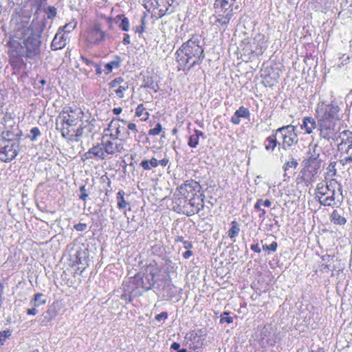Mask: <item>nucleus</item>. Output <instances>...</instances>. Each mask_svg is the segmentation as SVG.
<instances>
[{
	"label": "nucleus",
	"instance_id": "a878e982",
	"mask_svg": "<svg viewBox=\"0 0 352 352\" xmlns=\"http://www.w3.org/2000/svg\"><path fill=\"white\" fill-rule=\"evenodd\" d=\"M140 166L142 167L144 170H149L152 168H155L158 166V160L155 157H152L149 160H144L140 163Z\"/></svg>",
	"mask_w": 352,
	"mask_h": 352
},
{
	"label": "nucleus",
	"instance_id": "2f4dec72",
	"mask_svg": "<svg viewBox=\"0 0 352 352\" xmlns=\"http://www.w3.org/2000/svg\"><path fill=\"white\" fill-rule=\"evenodd\" d=\"M122 22L120 24L119 27L123 30V31H128L129 30V21L126 17H124L123 15L119 14L116 16V19H122Z\"/></svg>",
	"mask_w": 352,
	"mask_h": 352
},
{
	"label": "nucleus",
	"instance_id": "7ed1b4c3",
	"mask_svg": "<svg viewBox=\"0 0 352 352\" xmlns=\"http://www.w3.org/2000/svg\"><path fill=\"white\" fill-rule=\"evenodd\" d=\"M19 143L16 140L0 138V160L8 162L14 160L19 151Z\"/></svg>",
	"mask_w": 352,
	"mask_h": 352
},
{
	"label": "nucleus",
	"instance_id": "393cba45",
	"mask_svg": "<svg viewBox=\"0 0 352 352\" xmlns=\"http://www.w3.org/2000/svg\"><path fill=\"white\" fill-rule=\"evenodd\" d=\"M276 133L268 138L265 141V146L267 151H274L276 146L278 142Z\"/></svg>",
	"mask_w": 352,
	"mask_h": 352
},
{
	"label": "nucleus",
	"instance_id": "49530a36",
	"mask_svg": "<svg viewBox=\"0 0 352 352\" xmlns=\"http://www.w3.org/2000/svg\"><path fill=\"white\" fill-rule=\"evenodd\" d=\"M144 107L142 104H139L135 109V115L138 117H140L143 115Z\"/></svg>",
	"mask_w": 352,
	"mask_h": 352
},
{
	"label": "nucleus",
	"instance_id": "39448f33",
	"mask_svg": "<svg viewBox=\"0 0 352 352\" xmlns=\"http://www.w3.org/2000/svg\"><path fill=\"white\" fill-rule=\"evenodd\" d=\"M1 123L3 126V129L0 138L8 140H16V138L19 135L17 133L18 128L14 126L15 122L11 116L6 115Z\"/></svg>",
	"mask_w": 352,
	"mask_h": 352
},
{
	"label": "nucleus",
	"instance_id": "72a5a7b5",
	"mask_svg": "<svg viewBox=\"0 0 352 352\" xmlns=\"http://www.w3.org/2000/svg\"><path fill=\"white\" fill-rule=\"evenodd\" d=\"M336 162H330V164H329V166L327 167V173L329 176H330V177L336 176V175L337 173V170L336 168Z\"/></svg>",
	"mask_w": 352,
	"mask_h": 352
},
{
	"label": "nucleus",
	"instance_id": "0eeeda50",
	"mask_svg": "<svg viewBox=\"0 0 352 352\" xmlns=\"http://www.w3.org/2000/svg\"><path fill=\"white\" fill-rule=\"evenodd\" d=\"M119 122V120L113 119L106 129L108 131H111L109 135L112 140H122L124 138H126L129 135V132L126 131L125 127L122 126Z\"/></svg>",
	"mask_w": 352,
	"mask_h": 352
},
{
	"label": "nucleus",
	"instance_id": "1a4fd4ad",
	"mask_svg": "<svg viewBox=\"0 0 352 352\" xmlns=\"http://www.w3.org/2000/svg\"><path fill=\"white\" fill-rule=\"evenodd\" d=\"M111 88L113 89L114 93L119 98H123L124 97V91L129 89L128 82L121 77H118L111 80L109 83Z\"/></svg>",
	"mask_w": 352,
	"mask_h": 352
},
{
	"label": "nucleus",
	"instance_id": "412c9836",
	"mask_svg": "<svg viewBox=\"0 0 352 352\" xmlns=\"http://www.w3.org/2000/svg\"><path fill=\"white\" fill-rule=\"evenodd\" d=\"M316 122L313 118L305 117L301 124V129H304L306 133L310 134L316 128Z\"/></svg>",
	"mask_w": 352,
	"mask_h": 352
},
{
	"label": "nucleus",
	"instance_id": "a18cd8bd",
	"mask_svg": "<svg viewBox=\"0 0 352 352\" xmlns=\"http://www.w3.org/2000/svg\"><path fill=\"white\" fill-rule=\"evenodd\" d=\"M87 224L82 223H78L74 226V228L77 231H80V232L85 231L87 229Z\"/></svg>",
	"mask_w": 352,
	"mask_h": 352
},
{
	"label": "nucleus",
	"instance_id": "79ce46f5",
	"mask_svg": "<svg viewBox=\"0 0 352 352\" xmlns=\"http://www.w3.org/2000/svg\"><path fill=\"white\" fill-rule=\"evenodd\" d=\"M45 1V0H32V6L38 11L41 8Z\"/></svg>",
	"mask_w": 352,
	"mask_h": 352
},
{
	"label": "nucleus",
	"instance_id": "a19ab883",
	"mask_svg": "<svg viewBox=\"0 0 352 352\" xmlns=\"http://www.w3.org/2000/svg\"><path fill=\"white\" fill-rule=\"evenodd\" d=\"M277 247H278L277 243L276 241H273L269 245H263V250H265V251L271 250V251L275 252L277 249Z\"/></svg>",
	"mask_w": 352,
	"mask_h": 352
},
{
	"label": "nucleus",
	"instance_id": "473e14b6",
	"mask_svg": "<svg viewBox=\"0 0 352 352\" xmlns=\"http://www.w3.org/2000/svg\"><path fill=\"white\" fill-rule=\"evenodd\" d=\"M45 12L47 14V16L50 19H52L56 16V8L54 6H48L45 10Z\"/></svg>",
	"mask_w": 352,
	"mask_h": 352
},
{
	"label": "nucleus",
	"instance_id": "b1692460",
	"mask_svg": "<svg viewBox=\"0 0 352 352\" xmlns=\"http://www.w3.org/2000/svg\"><path fill=\"white\" fill-rule=\"evenodd\" d=\"M121 59L119 56H116L115 58L107 63L104 65V72L107 74L111 73L113 69H117L120 65Z\"/></svg>",
	"mask_w": 352,
	"mask_h": 352
},
{
	"label": "nucleus",
	"instance_id": "4be33fe9",
	"mask_svg": "<svg viewBox=\"0 0 352 352\" xmlns=\"http://www.w3.org/2000/svg\"><path fill=\"white\" fill-rule=\"evenodd\" d=\"M201 199L200 201L197 202L195 197H193L189 200V204L195 208L194 210H192V214L198 213L202 209H204V198L205 196L203 194L200 195Z\"/></svg>",
	"mask_w": 352,
	"mask_h": 352
},
{
	"label": "nucleus",
	"instance_id": "2eb2a0df",
	"mask_svg": "<svg viewBox=\"0 0 352 352\" xmlns=\"http://www.w3.org/2000/svg\"><path fill=\"white\" fill-rule=\"evenodd\" d=\"M94 157H98L100 160H104L105 158L106 155L101 145H97L91 148L83 155L82 160L85 161L89 159H92Z\"/></svg>",
	"mask_w": 352,
	"mask_h": 352
},
{
	"label": "nucleus",
	"instance_id": "f03ea898",
	"mask_svg": "<svg viewBox=\"0 0 352 352\" xmlns=\"http://www.w3.org/2000/svg\"><path fill=\"white\" fill-rule=\"evenodd\" d=\"M340 184L336 179L318 183L316 186V197L323 206H332L336 205V192L340 190Z\"/></svg>",
	"mask_w": 352,
	"mask_h": 352
},
{
	"label": "nucleus",
	"instance_id": "ddd939ff",
	"mask_svg": "<svg viewBox=\"0 0 352 352\" xmlns=\"http://www.w3.org/2000/svg\"><path fill=\"white\" fill-rule=\"evenodd\" d=\"M105 137H102L101 146L104 149V153L108 155H114L116 153H121L123 149L122 144H116L111 140H105Z\"/></svg>",
	"mask_w": 352,
	"mask_h": 352
},
{
	"label": "nucleus",
	"instance_id": "c85d7f7f",
	"mask_svg": "<svg viewBox=\"0 0 352 352\" xmlns=\"http://www.w3.org/2000/svg\"><path fill=\"white\" fill-rule=\"evenodd\" d=\"M332 221L337 225H344L346 222V219L340 215L337 210H334L331 214Z\"/></svg>",
	"mask_w": 352,
	"mask_h": 352
},
{
	"label": "nucleus",
	"instance_id": "774afa93",
	"mask_svg": "<svg viewBox=\"0 0 352 352\" xmlns=\"http://www.w3.org/2000/svg\"><path fill=\"white\" fill-rule=\"evenodd\" d=\"M122 109L121 107H117V108H114L113 109V113L115 115H118L122 112Z\"/></svg>",
	"mask_w": 352,
	"mask_h": 352
},
{
	"label": "nucleus",
	"instance_id": "4d7b16f0",
	"mask_svg": "<svg viewBox=\"0 0 352 352\" xmlns=\"http://www.w3.org/2000/svg\"><path fill=\"white\" fill-rule=\"evenodd\" d=\"M192 255V252L190 250H187L184 254L183 256L184 258H189Z\"/></svg>",
	"mask_w": 352,
	"mask_h": 352
},
{
	"label": "nucleus",
	"instance_id": "f8f14e48",
	"mask_svg": "<svg viewBox=\"0 0 352 352\" xmlns=\"http://www.w3.org/2000/svg\"><path fill=\"white\" fill-rule=\"evenodd\" d=\"M318 124L320 127V136L322 138L329 140L331 135L334 131V124L332 121L318 119Z\"/></svg>",
	"mask_w": 352,
	"mask_h": 352
},
{
	"label": "nucleus",
	"instance_id": "c9c22d12",
	"mask_svg": "<svg viewBox=\"0 0 352 352\" xmlns=\"http://www.w3.org/2000/svg\"><path fill=\"white\" fill-rule=\"evenodd\" d=\"M199 140L197 135L194 133L190 136L188 144L192 148H196L199 144Z\"/></svg>",
	"mask_w": 352,
	"mask_h": 352
},
{
	"label": "nucleus",
	"instance_id": "37998d69",
	"mask_svg": "<svg viewBox=\"0 0 352 352\" xmlns=\"http://www.w3.org/2000/svg\"><path fill=\"white\" fill-rule=\"evenodd\" d=\"M339 162L342 166H346L347 164H352V156H348V157H345L343 159H340L339 160Z\"/></svg>",
	"mask_w": 352,
	"mask_h": 352
},
{
	"label": "nucleus",
	"instance_id": "7c9ffc66",
	"mask_svg": "<svg viewBox=\"0 0 352 352\" xmlns=\"http://www.w3.org/2000/svg\"><path fill=\"white\" fill-rule=\"evenodd\" d=\"M148 279V283H145L144 281H142L143 288L146 290H148L152 288V287L155 284L156 280L154 278V275L153 273H150L148 276L146 277Z\"/></svg>",
	"mask_w": 352,
	"mask_h": 352
},
{
	"label": "nucleus",
	"instance_id": "0e129e2a",
	"mask_svg": "<svg viewBox=\"0 0 352 352\" xmlns=\"http://www.w3.org/2000/svg\"><path fill=\"white\" fill-rule=\"evenodd\" d=\"M180 347V344L177 342H173L170 346V349L173 350H179Z\"/></svg>",
	"mask_w": 352,
	"mask_h": 352
},
{
	"label": "nucleus",
	"instance_id": "ea45409f",
	"mask_svg": "<svg viewBox=\"0 0 352 352\" xmlns=\"http://www.w3.org/2000/svg\"><path fill=\"white\" fill-rule=\"evenodd\" d=\"M162 127L161 124L157 123L153 129L149 130L148 135H157L160 133V131H162Z\"/></svg>",
	"mask_w": 352,
	"mask_h": 352
},
{
	"label": "nucleus",
	"instance_id": "58836bf2",
	"mask_svg": "<svg viewBox=\"0 0 352 352\" xmlns=\"http://www.w3.org/2000/svg\"><path fill=\"white\" fill-rule=\"evenodd\" d=\"M30 134H31V136H30V138L31 140L35 141V140H36L37 137L41 135V132L38 127H33L30 130Z\"/></svg>",
	"mask_w": 352,
	"mask_h": 352
},
{
	"label": "nucleus",
	"instance_id": "6e6552de",
	"mask_svg": "<svg viewBox=\"0 0 352 352\" xmlns=\"http://www.w3.org/2000/svg\"><path fill=\"white\" fill-rule=\"evenodd\" d=\"M111 36L102 31L99 25H95L89 31L87 36V41L94 45H99L106 38H110Z\"/></svg>",
	"mask_w": 352,
	"mask_h": 352
},
{
	"label": "nucleus",
	"instance_id": "338daca9",
	"mask_svg": "<svg viewBox=\"0 0 352 352\" xmlns=\"http://www.w3.org/2000/svg\"><path fill=\"white\" fill-rule=\"evenodd\" d=\"M82 133H83V128L79 127L78 129H77V130L76 131V136H77V137L81 136L82 135Z\"/></svg>",
	"mask_w": 352,
	"mask_h": 352
},
{
	"label": "nucleus",
	"instance_id": "9d476101",
	"mask_svg": "<svg viewBox=\"0 0 352 352\" xmlns=\"http://www.w3.org/2000/svg\"><path fill=\"white\" fill-rule=\"evenodd\" d=\"M24 45L29 56H34L39 53L41 41L38 36L33 34L24 41Z\"/></svg>",
	"mask_w": 352,
	"mask_h": 352
},
{
	"label": "nucleus",
	"instance_id": "4468645a",
	"mask_svg": "<svg viewBox=\"0 0 352 352\" xmlns=\"http://www.w3.org/2000/svg\"><path fill=\"white\" fill-rule=\"evenodd\" d=\"M339 138L341 140L339 144L338 148L343 149L346 146L345 152L349 153V150L352 148V131L344 130L340 133Z\"/></svg>",
	"mask_w": 352,
	"mask_h": 352
},
{
	"label": "nucleus",
	"instance_id": "052dcab7",
	"mask_svg": "<svg viewBox=\"0 0 352 352\" xmlns=\"http://www.w3.org/2000/svg\"><path fill=\"white\" fill-rule=\"evenodd\" d=\"M127 127H128V129H129L131 131H133L135 133L137 132L135 124H134V123H129V124H128Z\"/></svg>",
	"mask_w": 352,
	"mask_h": 352
},
{
	"label": "nucleus",
	"instance_id": "20e7f679",
	"mask_svg": "<svg viewBox=\"0 0 352 352\" xmlns=\"http://www.w3.org/2000/svg\"><path fill=\"white\" fill-rule=\"evenodd\" d=\"M296 126L293 125L283 126L276 130V135L280 134L283 139L282 147L287 150L298 141L296 133Z\"/></svg>",
	"mask_w": 352,
	"mask_h": 352
},
{
	"label": "nucleus",
	"instance_id": "f704fd0d",
	"mask_svg": "<svg viewBox=\"0 0 352 352\" xmlns=\"http://www.w3.org/2000/svg\"><path fill=\"white\" fill-rule=\"evenodd\" d=\"M298 162L296 160L292 159L291 161L286 162L283 165V168L286 172V171L289 170V168H296L298 166Z\"/></svg>",
	"mask_w": 352,
	"mask_h": 352
},
{
	"label": "nucleus",
	"instance_id": "8fccbe9b",
	"mask_svg": "<svg viewBox=\"0 0 352 352\" xmlns=\"http://www.w3.org/2000/svg\"><path fill=\"white\" fill-rule=\"evenodd\" d=\"M262 202H263V199H258L257 201L256 202V204H254V208L258 211L262 210H263V208H261Z\"/></svg>",
	"mask_w": 352,
	"mask_h": 352
},
{
	"label": "nucleus",
	"instance_id": "69168bd1",
	"mask_svg": "<svg viewBox=\"0 0 352 352\" xmlns=\"http://www.w3.org/2000/svg\"><path fill=\"white\" fill-rule=\"evenodd\" d=\"M272 204V202L269 199H265V201L263 200V202L261 204V206H264L265 207H270Z\"/></svg>",
	"mask_w": 352,
	"mask_h": 352
},
{
	"label": "nucleus",
	"instance_id": "cd10ccee",
	"mask_svg": "<svg viewBox=\"0 0 352 352\" xmlns=\"http://www.w3.org/2000/svg\"><path fill=\"white\" fill-rule=\"evenodd\" d=\"M46 302V299L44 298V295L41 293H38L34 295V297L30 301V305L33 307H39L44 305Z\"/></svg>",
	"mask_w": 352,
	"mask_h": 352
},
{
	"label": "nucleus",
	"instance_id": "c03bdc74",
	"mask_svg": "<svg viewBox=\"0 0 352 352\" xmlns=\"http://www.w3.org/2000/svg\"><path fill=\"white\" fill-rule=\"evenodd\" d=\"M80 191L81 192V195L80 196V199L86 201L87 198L88 197V194L86 192V189L85 186H82L80 188Z\"/></svg>",
	"mask_w": 352,
	"mask_h": 352
},
{
	"label": "nucleus",
	"instance_id": "5fc2aeb1",
	"mask_svg": "<svg viewBox=\"0 0 352 352\" xmlns=\"http://www.w3.org/2000/svg\"><path fill=\"white\" fill-rule=\"evenodd\" d=\"M169 160L168 158H164L161 160H158V165L162 166H166L168 164Z\"/></svg>",
	"mask_w": 352,
	"mask_h": 352
},
{
	"label": "nucleus",
	"instance_id": "bf43d9fd",
	"mask_svg": "<svg viewBox=\"0 0 352 352\" xmlns=\"http://www.w3.org/2000/svg\"><path fill=\"white\" fill-rule=\"evenodd\" d=\"M130 41H131L130 36L128 34H125L124 38H123V41H122L124 45H127V44L130 43Z\"/></svg>",
	"mask_w": 352,
	"mask_h": 352
},
{
	"label": "nucleus",
	"instance_id": "aec40b11",
	"mask_svg": "<svg viewBox=\"0 0 352 352\" xmlns=\"http://www.w3.org/2000/svg\"><path fill=\"white\" fill-rule=\"evenodd\" d=\"M250 115V111L247 108L241 107L231 118V122L234 124H239L241 122L240 118H249Z\"/></svg>",
	"mask_w": 352,
	"mask_h": 352
},
{
	"label": "nucleus",
	"instance_id": "680f3d73",
	"mask_svg": "<svg viewBox=\"0 0 352 352\" xmlns=\"http://www.w3.org/2000/svg\"><path fill=\"white\" fill-rule=\"evenodd\" d=\"M195 135H197V138L199 139V138H205V135L204 134V133L201 131H199V130H195Z\"/></svg>",
	"mask_w": 352,
	"mask_h": 352
},
{
	"label": "nucleus",
	"instance_id": "e2e57ef3",
	"mask_svg": "<svg viewBox=\"0 0 352 352\" xmlns=\"http://www.w3.org/2000/svg\"><path fill=\"white\" fill-rule=\"evenodd\" d=\"M94 67L96 69L97 75H100L102 74V69L98 64L95 63Z\"/></svg>",
	"mask_w": 352,
	"mask_h": 352
},
{
	"label": "nucleus",
	"instance_id": "c756f323",
	"mask_svg": "<svg viewBox=\"0 0 352 352\" xmlns=\"http://www.w3.org/2000/svg\"><path fill=\"white\" fill-rule=\"evenodd\" d=\"M239 231L240 228L237 224V222L236 221H233L232 222V227L228 231V236L230 239H233L239 234Z\"/></svg>",
	"mask_w": 352,
	"mask_h": 352
},
{
	"label": "nucleus",
	"instance_id": "bb28decb",
	"mask_svg": "<svg viewBox=\"0 0 352 352\" xmlns=\"http://www.w3.org/2000/svg\"><path fill=\"white\" fill-rule=\"evenodd\" d=\"M125 192L124 190H119L116 195L117 205L119 209H124L129 206V203L124 199Z\"/></svg>",
	"mask_w": 352,
	"mask_h": 352
},
{
	"label": "nucleus",
	"instance_id": "603ef678",
	"mask_svg": "<svg viewBox=\"0 0 352 352\" xmlns=\"http://www.w3.org/2000/svg\"><path fill=\"white\" fill-rule=\"evenodd\" d=\"M312 164H311V167L312 168L311 170H310V173L311 174V175L314 177L318 172V169L319 168V166L320 165L319 164H317V165H315L314 167H312ZM309 168V167H307ZM310 168V166H309Z\"/></svg>",
	"mask_w": 352,
	"mask_h": 352
},
{
	"label": "nucleus",
	"instance_id": "e433bc0d",
	"mask_svg": "<svg viewBox=\"0 0 352 352\" xmlns=\"http://www.w3.org/2000/svg\"><path fill=\"white\" fill-rule=\"evenodd\" d=\"M76 24H77V22L74 21L67 23L66 25H65L64 26H63L60 28L65 32H70L76 28Z\"/></svg>",
	"mask_w": 352,
	"mask_h": 352
},
{
	"label": "nucleus",
	"instance_id": "f257e3e1",
	"mask_svg": "<svg viewBox=\"0 0 352 352\" xmlns=\"http://www.w3.org/2000/svg\"><path fill=\"white\" fill-rule=\"evenodd\" d=\"M175 56L178 70L183 72L200 65L205 57L204 50L199 45V39L194 37L184 43L175 52Z\"/></svg>",
	"mask_w": 352,
	"mask_h": 352
},
{
	"label": "nucleus",
	"instance_id": "13d9d810",
	"mask_svg": "<svg viewBox=\"0 0 352 352\" xmlns=\"http://www.w3.org/2000/svg\"><path fill=\"white\" fill-rule=\"evenodd\" d=\"M184 248L186 250H190L192 248V244L190 241H184Z\"/></svg>",
	"mask_w": 352,
	"mask_h": 352
},
{
	"label": "nucleus",
	"instance_id": "4c0bfd02",
	"mask_svg": "<svg viewBox=\"0 0 352 352\" xmlns=\"http://www.w3.org/2000/svg\"><path fill=\"white\" fill-rule=\"evenodd\" d=\"M11 336V332L10 330H6L0 331V343L1 345L3 344L7 338H9Z\"/></svg>",
	"mask_w": 352,
	"mask_h": 352
},
{
	"label": "nucleus",
	"instance_id": "6ab92c4d",
	"mask_svg": "<svg viewBox=\"0 0 352 352\" xmlns=\"http://www.w3.org/2000/svg\"><path fill=\"white\" fill-rule=\"evenodd\" d=\"M80 60L81 63H78L77 67L79 68L80 72L88 75L92 72L95 63L84 56H81Z\"/></svg>",
	"mask_w": 352,
	"mask_h": 352
},
{
	"label": "nucleus",
	"instance_id": "3c124183",
	"mask_svg": "<svg viewBox=\"0 0 352 352\" xmlns=\"http://www.w3.org/2000/svg\"><path fill=\"white\" fill-rule=\"evenodd\" d=\"M37 313H38V310L36 309V307H33L32 306V308L28 309L27 310V314H28V315H33V316H34V315L37 314Z\"/></svg>",
	"mask_w": 352,
	"mask_h": 352
},
{
	"label": "nucleus",
	"instance_id": "6e6d98bb",
	"mask_svg": "<svg viewBox=\"0 0 352 352\" xmlns=\"http://www.w3.org/2000/svg\"><path fill=\"white\" fill-rule=\"evenodd\" d=\"M250 249L254 251V252H256V253H260L261 252V249L258 246V244H255V245H252L251 247H250Z\"/></svg>",
	"mask_w": 352,
	"mask_h": 352
},
{
	"label": "nucleus",
	"instance_id": "9b49d317",
	"mask_svg": "<svg viewBox=\"0 0 352 352\" xmlns=\"http://www.w3.org/2000/svg\"><path fill=\"white\" fill-rule=\"evenodd\" d=\"M339 110L340 109L338 106L335 104H329L325 106L324 109H321L317 112L320 119L333 122V120L337 116Z\"/></svg>",
	"mask_w": 352,
	"mask_h": 352
},
{
	"label": "nucleus",
	"instance_id": "864d4df0",
	"mask_svg": "<svg viewBox=\"0 0 352 352\" xmlns=\"http://www.w3.org/2000/svg\"><path fill=\"white\" fill-rule=\"evenodd\" d=\"M85 254L84 252L78 251L76 252V258H77V263H82V255Z\"/></svg>",
	"mask_w": 352,
	"mask_h": 352
},
{
	"label": "nucleus",
	"instance_id": "dca6fc26",
	"mask_svg": "<svg viewBox=\"0 0 352 352\" xmlns=\"http://www.w3.org/2000/svg\"><path fill=\"white\" fill-rule=\"evenodd\" d=\"M320 149L317 144H310L309 146V159L305 162V166L309 167L311 164L319 160Z\"/></svg>",
	"mask_w": 352,
	"mask_h": 352
},
{
	"label": "nucleus",
	"instance_id": "a211bd4d",
	"mask_svg": "<svg viewBox=\"0 0 352 352\" xmlns=\"http://www.w3.org/2000/svg\"><path fill=\"white\" fill-rule=\"evenodd\" d=\"M199 187V184L194 180H187L184 184H182L177 188L179 192L184 196H187V194L195 190Z\"/></svg>",
	"mask_w": 352,
	"mask_h": 352
},
{
	"label": "nucleus",
	"instance_id": "5701e85b",
	"mask_svg": "<svg viewBox=\"0 0 352 352\" xmlns=\"http://www.w3.org/2000/svg\"><path fill=\"white\" fill-rule=\"evenodd\" d=\"M65 45L66 41L63 38V36L56 34L51 43V48L52 50H58L63 48Z\"/></svg>",
	"mask_w": 352,
	"mask_h": 352
},
{
	"label": "nucleus",
	"instance_id": "423d86ee",
	"mask_svg": "<svg viewBox=\"0 0 352 352\" xmlns=\"http://www.w3.org/2000/svg\"><path fill=\"white\" fill-rule=\"evenodd\" d=\"M82 112L80 109L75 107H69L66 110H63L59 115L58 119L63 124H66L68 126L76 125L82 117Z\"/></svg>",
	"mask_w": 352,
	"mask_h": 352
},
{
	"label": "nucleus",
	"instance_id": "de8ad7c7",
	"mask_svg": "<svg viewBox=\"0 0 352 352\" xmlns=\"http://www.w3.org/2000/svg\"><path fill=\"white\" fill-rule=\"evenodd\" d=\"M224 315H226V316H223L221 318L220 321L221 322H227V323H231L233 321V319L232 317L228 316V314L225 312Z\"/></svg>",
	"mask_w": 352,
	"mask_h": 352
},
{
	"label": "nucleus",
	"instance_id": "09e8293b",
	"mask_svg": "<svg viewBox=\"0 0 352 352\" xmlns=\"http://www.w3.org/2000/svg\"><path fill=\"white\" fill-rule=\"evenodd\" d=\"M168 317V314L166 312H162L160 314H157L155 316V319L158 321H160L161 320L166 319Z\"/></svg>",
	"mask_w": 352,
	"mask_h": 352
},
{
	"label": "nucleus",
	"instance_id": "f3484780",
	"mask_svg": "<svg viewBox=\"0 0 352 352\" xmlns=\"http://www.w3.org/2000/svg\"><path fill=\"white\" fill-rule=\"evenodd\" d=\"M233 16L232 10L228 11L225 15L223 14H217L214 15L213 18L214 19V24L218 26L224 27L226 29L227 25L229 24L230 19Z\"/></svg>",
	"mask_w": 352,
	"mask_h": 352
}]
</instances>
